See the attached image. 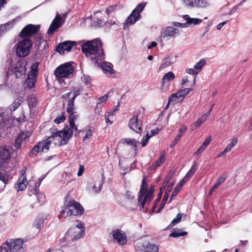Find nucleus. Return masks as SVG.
I'll list each match as a JSON object with an SVG mask.
<instances>
[{"label": "nucleus", "mask_w": 252, "mask_h": 252, "mask_svg": "<svg viewBox=\"0 0 252 252\" xmlns=\"http://www.w3.org/2000/svg\"><path fill=\"white\" fill-rule=\"evenodd\" d=\"M184 3L189 7H204L207 5V3L204 0H183Z\"/></svg>", "instance_id": "nucleus-16"}, {"label": "nucleus", "mask_w": 252, "mask_h": 252, "mask_svg": "<svg viewBox=\"0 0 252 252\" xmlns=\"http://www.w3.org/2000/svg\"><path fill=\"white\" fill-rule=\"evenodd\" d=\"M22 101L19 98H16L14 100L13 102L10 105L9 108L11 111H15L21 105Z\"/></svg>", "instance_id": "nucleus-40"}, {"label": "nucleus", "mask_w": 252, "mask_h": 252, "mask_svg": "<svg viewBox=\"0 0 252 252\" xmlns=\"http://www.w3.org/2000/svg\"><path fill=\"white\" fill-rule=\"evenodd\" d=\"M204 64H195L194 65V68H188L186 72L190 75L195 76L201 70Z\"/></svg>", "instance_id": "nucleus-24"}, {"label": "nucleus", "mask_w": 252, "mask_h": 252, "mask_svg": "<svg viewBox=\"0 0 252 252\" xmlns=\"http://www.w3.org/2000/svg\"><path fill=\"white\" fill-rule=\"evenodd\" d=\"M82 89L81 88L73 91V96L71 98L75 99L76 97L80 94Z\"/></svg>", "instance_id": "nucleus-59"}, {"label": "nucleus", "mask_w": 252, "mask_h": 252, "mask_svg": "<svg viewBox=\"0 0 252 252\" xmlns=\"http://www.w3.org/2000/svg\"><path fill=\"white\" fill-rule=\"evenodd\" d=\"M11 157V153L6 146L0 147V160L6 162Z\"/></svg>", "instance_id": "nucleus-20"}, {"label": "nucleus", "mask_w": 252, "mask_h": 252, "mask_svg": "<svg viewBox=\"0 0 252 252\" xmlns=\"http://www.w3.org/2000/svg\"><path fill=\"white\" fill-rule=\"evenodd\" d=\"M162 193L161 191L158 193V197H157V199L155 200V201L154 202L153 206L152 207V211L153 212H156L155 211V209L157 207V205L159 203V201L160 200V199H161V197L162 196Z\"/></svg>", "instance_id": "nucleus-47"}, {"label": "nucleus", "mask_w": 252, "mask_h": 252, "mask_svg": "<svg viewBox=\"0 0 252 252\" xmlns=\"http://www.w3.org/2000/svg\"><path fill=\"white\" fill-rule=\"evenodd\" d=\"M51 135L49 138H54L59 137L61 138L59 143L60 146L65 145L68 143L69 140L72 137L73 131L68 126H65L62 130H58L56 128L52 127L50 129Z\"/></svg>", "instance_id": "nucleus-3"}, {"label": "nucleus", "mask_w": 252, "mask_h": 252, "mask_svg": "<svg viewBox=\"0 0 252 252\" xmlns=\"http://www.w3.org/2000/svg\"><path fill=\"white\" fill-rule=\"evenodd\" d=\"M36 197L38 202H39L40 204H42L45 201V196L42 193H37Z\"/></svg>", "instance_id": "nucleus-52"}, {"label": "nucleus", "mask_w": 252, "mask_h": 252, "mask_svg": "<svg viewBox=\"0 0 252 252\" xmlns=\"http://www.w3.org/2000/svg\"><path fill=\"white\" fill-rule=\"evenodd\" d=\"M237 142L238 140L236 138H233L231 142L225 148L226 151H227L228 152H229L231 149L237 144Z\"/></svg>", "instance_id": "nucleus-46"}, {"label": "nucleus", "mask_w": 252, "mask_h": 252, "mask_svg": "<svg viewBox=\"0 0 252 252\" xmlns=\"http://www.w3.org/2000/svg\"><path fill=\"white\" fill-rule=\"evenodd\" d=\"M146 179L147 177L146 176H144L143 177V179L142 180L141 185L140 187V190L138 192V205L140 206V209H141L142 202L143 199L147 192L148 191V186L146 183Z\"/></svg>", "instance_id": "nucleus-12"}, {"label": "nucleus", "mask_w": 252, "mask_h": 252, "mask_svg": "<svg viewBox=\"0 0 252 252\" xmlns=\"http://www.w3.org/2000/svg\"><path fill=\"white\" fill-rule=\"evenodd\" d=\"M85 229H82L80 232L76 234L73 238V241H76L80 239L84 234Z\"/></svg>", "instance_id": "nucleus-57"}, {"label": "nucleus", "mask_w": 252, "mask_h": 252, "mask_svg": "<svg viewBox=\"0 0 252 252\" xmlns=\"http://www.w3.org/2000/svg\"><path fill=\"white\" fill-rule=\"evenodd\" d=\"M99 67L104 71V72H108L110 74H114V70L112 69L113 64H97Z\"/></svg>", "instance_id": "nucleus-31"}, {"label": "nucleus", "mask_w": 252, "mask_h": 252, "mask_svg": "<svg viewBox=\"0 0 252 252\" xmlns=\"http://www.w3.org/2000/svg\"><path fill=\"white\" fill-rule=\"evenodd\" d=\"M31 135V133L29 131H26V132H21L17 136V142L18 140H20V141H25V140ZM16 145L18 147H19L20 144L19 143L17 142Z\"/></svg>", "instance_id": "nucleus-33"}, {"label": "nucleus", "mask_w": 252, "mask_h": 252, "mask_svg": "<svg viewBox=\"0 0 252 252\" xmlns=\"http://www.w3.org/2000/svg\"><path fill=\"white\" fill-rule=\"evenodd\" d=\"M154 191L155 186L151 185L143 199L140 210H142L144 208L145 205L146 203L148 204L150 203L153 198Z\"/></svg>", "instance_id": "nucleus-15"}, {"label": "nucleus", "mask_w": 252, "mask_h": 252, "mask_svg": "<svg viewBox=\"0 0 252 252\" xmlns=\"http://www.w3.org/2000/svg\"><path fill=\"white\" fill-rule=\"evenodd\" d=\"M28 181L27 177H25L22 179L19 178L17 183L15 185V187L18 191H23L26 189Z\"/></svg>", "instance_id": "nucleus-21"}, {"label": "nucleus", "mask_w": 252, "mask_h": 252, "mask_svg": "<svg viewBox=\"0 0 252 252\" xmlns=\"http://www.w3.org/2000/svg\"><path fill=\"white\" fill-rule=\"evenodd\" d=\"M182 219V215L180 213H178L175 218H174L171 222L170 225H168L166 228L164 230H167L170 228V227L178 223H179Z\"/></svg>", "instance_id": "nucleus-41"}, {"label": "nucleus", "mask_w": 252, "mask_h": 252, "mask_svg": "<svg viewBox=\"0 0 252 252\" xmlns=\"http://www.w3.org/2000/svg\"><path fill=\"white\" fill-rule=\"evenodd\" d=\"M165 155L164 153L162 154L158 159L153 162L152 166L151 167V170H154L157 167L161 166L165 160Z\"/></svg>", "instance_id": "nucleus-26"}, {"label": "nucleus", "mask_w": 252, "mask_h": 252, "mask_svg": "<svg viewBox=\"0 0 252 252\" xmlns=\"http://www.w3.org/2000/svg\"><path fill=\"white\" fill-rule=\"evenodd\" d=\"M145 6V3H139L136 7L133 10V11H135V13H139L140 14V13L142 11L144 8Z\"/></svg>", "instance_id": "nucleus-51"}, {"label": "nucleus", "mask_w": 252, "mask_h": 252, "mask_svg": "<svg viewBox=\"0 0 252 252\" xmlns=\"http://www.w3.org/2000/svg\"><path fill=\"white\" fill-rule=\"evenodd\" d=\"M41 151L43 152H47L50 148L51 144V141L47 140L46 141H42Z\"/></svg>", "instance_id": "nucleus-42"}, {"label": "nucleus", "mask_w": 252, "mask_h": 252, "mask_svg": "<svg viewBox=\"0 0 252 252\" xmlns=\"http://www.w3.org/2000/svg\"><path fill=\"white\" fill-rule=\"evenodd\" d=\"M113 238L117 241L119 245L126 244L127 242L126 233L120 229H117L112 231Z\"/></svg>", "instance_id": "nucleus-13"}, {"label": "nucleus", "mask_w": 252, "mask_h": 252, "mask_svg": "<svg viewBox=\"0 0 252 252\" xmlns=\"http://www.w3.org/2000/svg\"><path fill=\"white\" fill-rule=\"evenodd\" d=\"M163 63H174L177 62L176 56L174 55H171L163 60Z\"/></svg>", "instance_id": "nucleus-48"}, {"label": "nucleus", "mask_w": 252, "mask_h": 252, "mask_svg": "<svg viewBox=\"0 0 252 252\" xmlns=\"http://www.w3.org/2000/svg\"><path fill=\"white\" fill-rule=\"evenodd\" d=\"M82 50L86 56L94 63H108L104 61V53L99 40L95 39L87 41L82 45Z\"/></svg>", "instance_id": "nucleus-1"}, {"label": "nucleus", "mask_w": 252, "mask_h": 252, "mask_svg": "<svg viewBox=\"0 0 252 252\" xmlns=\"http://www.w3.org/2000/svg\"><path fill=\"white\" fill-rule=\"evenodd\" d=\"M7 71V75H15L16 78H19L25 75L26 71L25 65L23 64H10Z\"/></svg>", "instance_id": "nucleus-8"}, {"label": "nucleus", "mask_w": 252, "mask_h": 252, "mask_svg": "<svg viewBox=\"0 0 252 252\" xmlns=\"http://www.w3.org/2000/svg\"><path fill=\"white\" fill-rule=\"evenodd\" d=\"M81 80L86 85L90 84L91 78L89 76L83 75L81 78Z\"/></svg>", "instance_id": "nucleus-55"}, {"label": "nucleus", "mask_w": 252, "mask_h": 252, "mask_svg": "<svg viewBox=\"0 0 252 252\" xmlns=\"http://www.w3.org/2000/svg\"><path fill=\"white\" fill-rule=\"evenodd\" d=\"M211 141V136H210L204 140L201 146L198 149L194 154L197 156L200 155L206 148L207 146L210 144Z\"/></svg>", "instance_id": "nucleus-27"}, {"label": "nucleus", "mask_w": 252, "mask_h": 252, "mask_svg": "<svg viewBox=\"0 0 252 252\" xmlns=\"http://www.w3.org/2000/svg\"><path fill=\"white\" fill-rule=\"evenodd\" d=\"M35 83V78L28 76L27 79L25 81V84L27 88L31 89L34 86Z\"/></svg>", "instance_id": "nucleus-39"}, {"label": "nucleus", "mask_w": 252, "mask_h": 252, "mask_svg": "<svg viewBox=\"0 0 252 252\" xmlns=\"http://www.w3.org/2000/svg\"><path fill=\"white\" fill-rule=\"evenodd\" d=\"M197 169V164L196 161H194L193 165L190 169L189 170L187 174L184 177V180L188 181L194 174V172Z\"/></svg>", "instance_id": "nucleus-28"}, {"label": "nucleus", "mask_w": 252, "mask_h": 252, "mask_svg": "<svg viewBox=\"0 0 252 252\" xmlns=\"http://www.w3.org/2000/svg\"><path fill=\"white\" fill-rule=\"evenodd\" d=\"M26 119V116L24 113H22V115L16 119V121L18 123H23L25 122V120Z\"/></svg>", "instance_id": "nucleus-64"}, {"label": "nucleus", "mask_w": 252, "mask_h": 252, "mask_svg": "<svg viewBox=\"0 0 252 252\" xmlns=\"http://www.w3.org/2000/svg\"><path fill=\"white\" fill-rule=\"evenodd\" d=\"M183 18L185 20L188 24V27L191 25H198L202 22V20L198 18H192L189 17L188 15L183 16Z\"/></svg>", "instance_id": "nucleus-23"}, {"label": "nucleus", "mask_w": 252, "mask_h": 252, "mask_svg": "<svg viewBox=\"0 0 252 252\" xmlns=\"http://www.w3.org/2000/svg\"><path fill=\"white\" fill-rule=\"evenodd\" d=\"M172 24L175 26L180 27L182 28L188 27V24L187 23V22L185 23H181L179 22H173L172 23Z\"/></svg>", "instance_id": "nucleus-58"}, {"label": "nucleus", "mask_w": 252, "mask_h": 252, "mask_svg": "<svg viewBox=\"0 0 252 252\" xmlns=\"http://www.w3.org/2000/svg\"><path fill=\"white\" fill-rule=\"evenodd\" d=\"M137 250L141 252H158V248L156 244L145 241L138 244Z\"/></svg>", "instance_id": "nucleus-11"}, {"label": "nucleus", "mask_w": 252, "mask_h": 252, "mask_svg": "<svg viewBox=\"0 0 252 252\" xmlns=\"http://www.w3.org/2000/svg\"><path fill=\"white\" fill-rule=\"evenodd\" d=\"M37 103L36 99L35 97H31L29 101V106L30 108H34L36 106Z\"/></svg>", "instance_id": "nucleus-53"}, {"label": "nucleus", "mask_w": 252, "mask_h": 252, "mask_svg": "<svg viewBox=\"0 0 252 252\" xmlns=\"http://www.w3.org/2000/svg\"><path fill=\"white\" fill-rule=\"evenodd\" d=\"M74 101L75 100L71 98L68 100L67 103V108L66 109L67 113H71L74 111Z\"/></svg>", "instance_id": "nucleus-44"}, {"label": "nucleus", "mask_w": 252, "mask_h": 252, "mask_svg": "<svg viewBox=\"0 0 252 252\" xmlns=\"http://www.w3.org/2000/svg\"><path fill=\"white\" fill-rule=\"evenodd\" d=\"M197 169V164L196 161H194L193 165L190 169L189 170L187 174L184 177V180L188 181L194 174V172Z\"/></svg>", "instance_id": "nucleus-30"}, {"label": "nucleus", "mask_w": 252, "mask_h": 252, "mask_svg": "<svg viewBox=\"0 0 252 252\" xmlns=\"http://www.w3.org/2000/svg\"><path fill=\"white\" fill-rule=\"evenodd\" d=\"M206 120V116H202L191 125V128L193 130L199 127Z\"/></svg>", "instance_id": "nucleus-36"}, {"label": "nucleus", "mask_w": 252, "mask_h": 252, "mask_svg": "<svg viewBox=\"0 0 252 252\" xmlns=\"http://www.w3.org/2000/svg\"><path fill=\"white\" fill-rule=\"evenodd\" d=\"M226 177L225 176H221L219 177L216 180V183L220 186L222 183H223L225 180Z\"/></svg>", "instance_id": "nucleus-60"}, {"label": "nucleus", "mask_w": 252, "mask_h": 252, "mask_svg": "<svg viewBox=\"0 0 252 252\" xmlns=\"http://www.w3.org/2000/svg\"><path fill=\"white\" fill-rule=\"evenodd\" d=\"M126 197L130 200H133L134 198V196L133 193L130 191H127L126 192Z\"/></svg>", "instance_id": "nucleus-61"}, {"label": "nucleus", "mask_w": 252, "mask_h": 252, "mask_svg": "<svg viewBox=\"0 0 252 252\" xmlns=\"http://www.w3.org/2000/svg\"><path fill=\"white\" fill-rule=\"evenodd\" d=\"M187 127L183 126L179 130L178 134L176 136L174 140L172 141V143L170 145V148H173L177 143L179 140L180 139L181 137L183 135L185 132L186 131Z\"/></svg>", "instance_id": "nucleus-25"}, {"label": "nucleus", "mask_w": 252, "mask_h": 252, "mask_svg": "<svg viewBox=\"0 0 252 252\" xmlns=\"http://www.w3.org/2000/svg\"><path fill=\"white\" fill-rule=\"evenodd\" d=\"M197 169V164L196 161H194L193 165L190 169L189 170L187 174L184 177V180L188 181L194 174V172Z\"/></svg>", "instance_id": "nucleus-29"}, {"label": "nucleus", "mask_w": 252, "mask_h": 252, "mask_svg": "<svg viewBox=\"0 0 252 252\" xmlns=\"http://www.w3.org/2000/svg\"><path fill=\"white\" fill-rule=\"evenodd\" d=\"M40 29L39 25H33L29 24L25 26L20 32L19 35L20 37L24 38L30 37L37 33Z\"/></svg>", "instance_id": "nucleus-10"}, {"label": "nucleus", "mask_w": 252, "mask_h": 252, "mask_svg": "<svg viewBox=\"0 0 252 252\" xmlns=\"http://www.w3.org/2000/svg\"><path fill=\"white\" fill-rule=\"evenodd\" d=\"M184 97L181 90L177 91L176 93L171 94L168 98V102L166 107L168 106L171 102H174L175 103L179 102L183 100Z\"/></svg>", "instance_id": "nucleus-17"}, {"label": "nucleus", "mask_w": 252, "mask_h": 252, "mask_svg": "<svg viewBox=\"0 0 252 252\" xmlns=\"http://www.w3.org/2000/svg\"><path fill=\"white\" fill-rule=\"evenodd\" d=\"M65 113L63 112L62 115L57 117L55 120L54 122L57 124H59L64 122L65 120Z\"/></svg>", "instance_id": "nucleus-50"}, {"label": "nucleus", "mask_w": 252, "mask_h": 252, "mask_svg": "<svg viewBox=\"0 0 252 252\" xmlns=\"http://www.w3.org/2000/svg\"><path fill=\"white\" fill-rule=\"evenodd\" d=\"M9 179V175L5 171H0V180L1 181L4 185L8 183Z\"/></svg>", "instance_id": "nucleus-38"}, {"label": "nucleus", "mask_w": 252, "mask_h": 252, "mask_svg": "<svg viewBox=\"0 0 252 252\" xmlns=\"http://www.w3.org/2000/svg\"><path fill=\"white\" fill-rule=\"evenodd\" d=\"M125 142L127 145H130L133 146L134 150L135 153H136L137 152V141L134 139H126L125 140Z\"/></svg>", "instance_id": "nucleus-45"}, {"label": "nucleus", "mask_w": 252, "mask_h": 252, "mask_svg": "<svg viewBox=\"0 0 252 252\" xmlns=\"http://www.w3.org/2000/svg\"><path fill=\"white\" fill-rule=\"evenodd\" d=\"M179 33V30L172 26L167 27L164 32L163 35V38L169 39L175 36L176 34Z\"/></svg>", "instance_id": "nucleus-18"}, {"label": "nucleus", "mask_w": 252, "mask_h": 252, "mask_svg": "<svg viewBox=\"0 0 252 252\" xmlns=\"http://www.w3.org/2000/svg\"><path fill=\"white\" fill-rule=\"evenodd\" d=\"M140 15L139 14V13H135V11H132L131 14L127 17L126 21V23L124 26V29H126V25L127 24H129L130 25L133 24L140 19Z\"/></svg>", "instance_id": "nucleus-22"}, {"label": "nucleus", "mask_w": 252, "mask_h": 252, "mask_svg": "<svg viewBox=\"0 0 252 252\" xmlns=\"http://www.w3.org/2000/svg\"><path fill=\"white\" fill-rule=\"evenodd\" d=\"M69 114V125H74V123H75V121L78 117V115H77L76 112L73 111L71 113H68Z\"/></svg>", "instance_id": "nucleus-43"}, {"label": "nucleus", "mask_w": 252, "mask_h": 252, "mask_svg": "<svg viewBox=\"0 0 252 252\" xmlns=\"http://www.w3.org/2000/svg\"><path fill=\"white\" fill-rule=\"evenodd\" d=\"M24 241L20 239H8L0 247V252H17L23 248Z\"/></svg>", "instance_id": "nucleus-4"}, {"label": "nucleus", "mask_w": 252, "mask_h": 252, "mask_svg": "<svg viewBox=\"0 0 252 252\" xmlns=\"http://www.w3.org/2000/svg\"><path fill=\"white\" fill-rule=\"evenodd\" d=\"M188 234V232L182 231L181 229H175L172 233H171L169 236L171 237L177 238L181 236H184Z\"/></svg>", "instance_id": "nucleus-35"}, {"label": "nucleus", "mask_w": 252, "mask_h": 252, "mask_svg": "<svg viewBox=\"0 0 252 252\" xmlns=\"http://www.w3.org/2000/svg\"><path fill=\"white\" fill-rule=\"evenodd\" d=\"M143 114L140 117V112L134 115L129 120L128 127L137 133H141L143 130L142 118Z\"/></svg>", "instance_id": "nucleus-7"}, {"label": "nucleus", "mask_w": 252, "mask_h": 252, "mask_svg": "<svg viewBox=\"0 0 252 252\" xmlns=\"http://www.w3.org/2000/svg\"><path fill=\"white\" fill-rule=\"evenodd\" d=\"M42 142H39L36 145H35L32 148V150L30 153V156L33 157L37 155L38 153L40 151V148H41Z\"/></svg>", "instance_id": "nucleus-37"}, {"label": "nucleus", "mask_w": 252, "mask_h": 252, "mask_svg": "<svg viewBox=\"0 0 252 252\" xmlns=\"http://www.w3.org/2000/svg\"><path fill=\"white\" fill-rule=\"evenodd\" d=\"M38 65L39 64H32V65L31 66V70L28 76L36 79L38 73Z\"/></svg>", "instance_id": "nucleus-32"}, {"label": "nucleus", "mask_w": 252, "mask_h": 252, "mask_svg": "<svg viewBox=\"0 0 252 252\" xmlns=\"http://www.w3.org/2000/svg\"><path fill=\"white\" fill-rule=\"evenodd\" d=\"M75 45L76 43L75 41H65L58 45L57 47L56 51L60 54H62L65 51H70L72 47Z\"/></svg>", "instance_id": "nucleus-14"}, {"label": "nucleus", "mask_w": 252, "mask_h": 252, "mask_svg": "<svg viewBox=\"0 0 252 252\" xmlns=\"http://www.w3.org/2000/svg\"><path fill=\"white\" fill-rule=\"evenodd\" d=\"M32 46V43L30 39L25 38L18 42L16 47V54L18 57L27 56Z\"/></svg>", "instance_id": "nucleus-6"}, {"label": "nucleus", "mask_w": 252, "mask_h": 252, "mask_svg": "<svg viewBox=\"0 0 252 252\" xmlns=\"http://www.w3.org/2000/svg\"><path fill=\"white\" fill-rule=\"evenodd\" d=\"M102 24V21L101 19H97L96 21L94 22L92 25L93 27L94 28L99 27H100Z\"/></svg>", "instance_id": "nucleus-63"}, {"label": "nucleus", "mask_w": 252, "mask_h": 252, "mask_svg": "<svg viewBox=\"0 0 252 252\" xmlns=\"http://www.w3.org/2000/svg\"><path fill=\"white\" fill-rule=\"evenodd\" d=\"M58 218H65L70 216H81L84 213L82 205L74 199L70 198L68 195L64 198V203Z\"/></svg>", "instance_id": "nucleus-2"}, {"label": "nucleus", "mask_w": 252, "mask_h": 252, "mask_svg": "<svg viewBox=\"0 0 252 252\" xmlns=\"http://www.w3.org/2000/svg\"><path fill=\"white\" fill-rule=\"evenodd\" d=\"M180 189H178V187L177 188L175 187L170 196L169 203H170L171 201L177 196V194L180 191Z\"/></svg>", "instance_id": "nucleus-54"}, {"label": "nucleus", "mask_w": 252, "mask_h": 252, "mask_svg": "<svg viewBox=\"0 0 252 252\" xmlns=\"http://www.w3.org/2000/svg\"><path fill=\"white\" fill-rule=\"evenodd\" d=\"M169 194H170V190H166L165 191L164 195L163 196V198L159 205V207L158 210L156 212V213H159L161 212V210L164 207L167 199H168Z\"/></svg>", "instance_id": "nucleus-34"}, {"label": "nucleus", "mask_w": 252, "mask_h": 252, "mask_svg": "<svg viewBox=\"0 0 252 252\" xmlns=\"http://www.w3.org/2000/svg\"><path fill=\"white\" fill-rule=\"evenodd\" d=\"M13 26V22H9L6 24L1 25L0 26V29L3 30L4 29L6 30L7 28L9 29Z\"/></svg>", "instance_id": "nucleus-56"}, {"label": "nucleus", "mask_w": 252, "mask_h": 252, "mask_svg": "<svg viewBox=\"0 0 252 252\" xmlns=\"http://www.w3.org/2000/svg\"><path fill=\"white\" fill-rule=\"evenodd\" d=\"M43 222L42 220H37L33 223V227L36 229L40 230L41 226L43 225Z\"/></svg>", "instance_id": "nucleus-49"}, {"label": "nucleus", "mask_w": 252, "mask_h": 252, "mask_svg": "<svg viewBox=\"0 0 252 252\" xmlns=\"http://www.w3.org/2000/svg\"><path fill=\"white\" fill-rule=\"evenodd\" d=\"M66 15L67 13L63 14V16L64 17V18H63L60 16L59 14L57 13L55 18L54 19L51 24H50L47 31V33L49 35L52 34L63 25L64 22Z\"/></svg>", "instance_id": "nucleus-9"}, {"label": "nucleus", "mask_w": 252, "mask_h": 252, "mask_svg": "<svg viewBox=\"0 0 252 252\" xmlns=\"http://www.w3.org/2000/svg\"><path fill=\"white\" fill-rule=\"evenodd\" d=\"M74 68L72 64H61L55 70L54 74L58 79L59 83L63 80V78L67 77L72 74Z\"/></svg>", "instance_id": "nucleus-5"}, {"label": "nucleus", "mask_w": 252, "mask_h": 252, "mask_svg": "<svg viewBox=\"0 0 252 252\" xmlns=\"http://www.w3.org/2000/svg\"><path fill=\"white\" fill-rule=\"evenodd\" d=\"M172 178V175H167L164 180V181L163 182V186H165L167 185V184L169 183V182L170 181V180Z\"/></svg>", "instance_id": "nucleus-62"}, {"label": "nucleus", "mask_w": 252, "mask_h": 252, "mask_svg": "<svg viewBox=\"0 0 252 252\" xmlns=\"http://www.w3.org/2000/svg\"><path fill=\"white\" fill-rule=\"evenodd\" d=\"M175 75L172 72L169 71L165 73L161 80V90H163L165 85H168L169 82L175 79Z\"/></svg>", "instance_id": "nucleus-19"}]
</instances>
